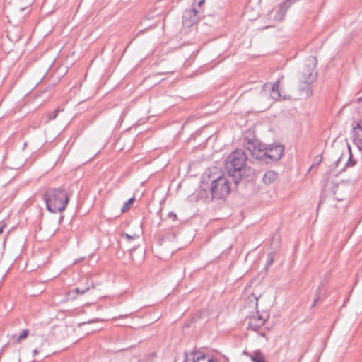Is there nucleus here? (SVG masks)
<instances>
[{
  "label": "nucleus",
  "mask_w": 362,
  "mask_h": 362,
  "mask_svg": "<svg viewBox=\"0 0 362 362\" xmlns=\"http://www.w3.org/2000/svg\"><path fill=\"white\" fill-rule=\"evenodd\" d=\"M122 237H124L128 241L135 240L139 238V235L134 233L133 235H129L128 233H123Z\"/></svg>",
  "instance_id": "nucleus-21"
},
{
  "label": "nucleus",
  "mask_w": 362,
  "mask_h": 362,
  "mask_svg": "<svg viewBox=\"0 0 362 362\" xmlns=\"http://www.w3.org/2000/svg\"><path fill=\"white\" fill-rule=\"evenodd\" d=\"M198 21V12L195 8L185 10L182 17V23L185 27L190 28L196 24Z\"/></svg>",
  "instance_id": "nucleus-8"
},
{
  "label": "nucleus",
  "mask_w": 362,
  "mask_h": 362,
  "mask_svg": "<svg viewBox=\"0 0 362 362\" xmlns=\"http://www.w3.org/2000/svg\"><path fill=\"white\" fill-rule=\"evenodd\" d=\"M184 362H214V360L206 357L202 352L194 350L189 353L185 352Z\"/></svg>",
  "instance_id": "nucleus-9"
},
{
  "label": "nucleus",
  "mask_w": 362,
  "mask_h": 362,
  "mask_svg": "<svg viewBox=\"0 0 362 362\" xmlns=\"http://www.w3.org/2000/svg\"><path fill=\"white\" fill-rule=\"evenodd\" d=\"M62 111H63L62 108L57 107L54 110H53L52 112H49L47 114V119L45 120V123H48L50 121L55 119L56 117H57V115L59 114V112H62Z\"/></svg>",
  "instance_id": "nucleus-15"
},
{
  "label": "nucleus",
  "mask_w": 362,
  "mask_h": 362,
  "mask_svg": "<svg viewBox=\"0 0 362 362\" xmlns=\"http://www.w3.org/2000/svg\"><path fill=\"white\" fill-rule=\"evenodd\" d=\"M356 102L357 103H362V96L358 98L357 100H356Z\"/></svg>",
  "instance_id": "nucleus-29"
},
{
  "label": "nucleus",
  "mask_w": 362,
  "mask_h": 362,
  "mask_svg": "<svg viewBox=\"0 0 362 362\" xmlns=\"http://www.w3.org/2000/svg\"><path fill=\"white\" fill-rule=\"evenodd\" d=\"M355 164V161H353L351 159V154H350L348 162L346 163V165H349L351 166H353Z\"/></svg>",
  "instance_id": "nucleus-25"
},
{
  "label": "nucleus",
  "mask_w": 362,
  "mask_h": 362,
  "mask_svg": "<svg viewBox=\"0 0 362 362\" xmlns=\"http://www.w3.org/2000/svg\"><path fill=\"white\" fill-rule=\"evenodd\" d=\"M325 290L326 288L325 284L321 282L318 288L316 291V297L314 299L313 303L311 305L312 308L315 307L316 305L317 302L325 296Z\"/></svg>",
  "instance_id": "nucleus-12"
},
{
  "label": "nucleus",
  "mask_w": 362,
  "mask_h": 362,
  "mask_svg": "<svg viewBox=\"0 0 362 362\" xmlns=\"http://www.w3.org/2000/svg\"><path fill=\"white\" fill-rule=\"evenodd\" d=\"M243 354L245 355V356H248L250 358L251 357V356H254V354H251L249 352H247V351H243Z\"/></svg>",
  "instance_id": "nucleus-26"
},
{
  "label": "nucleus",
  "mask_w": 362,
  "mask_h": 362,
  "mask_svg": "<svg viewBox=\"0 0 362 362\" xmlns=\"http://www.w3.org/2000/svg\"><path fill=\"white\" fill-rule=\"evenodd\" d=\"M28 335V330L24 329L21 333L16 337V342L18 343L21 340L25 339Z\"/></svg>",
  "instance_id": "nucleus-18"
},
{
  "label": "nucleus",
  "mask_w": 362,
  "mask_h": 362,
  "mask_svg": "<svg viewBox=\"0 0 362 362\" xmlns=\"http://www.w3.org/2000/svg\"><path fill=\"white\" fill-rule=\"evenodd\" d=\"M354 181L351 180H341L339 183L334 185L333 186V195L336 200L343 201L346 199L347 193L343 192L344 187L346 185H353Z\"/></svg>",
  "instance_id": "nucleus-7"
},
{
  "label": "nucleus",
  "mask_w": 362,
  "mask_h": 362,
  "mask_svg": "<svg viewBox=\"0 0 362 362\" xmlns=\"http://www.w3.org/2000/svg\"><path fill=\"white\" fill-rule=\"evenodd\" d=\"M250 360L252 362H266L265 356L259 350L254 351V356H251Z\"/></svg>",
  "instance_id": "nucleus-14"
},
{
  "label": "nucleus",
  "mask_w": 362,
  "mask_h": 362,
  "mask_svg": "<svg viewBox=\"0 0 362 362\" xmlns=\"http://www.w3.org/2000/svg\"><path fill=\"white\" fill-rule=\"evenodd\" d=\"M247 157L243 150L236 149L230 153L226 160L228 174L236 185L243 177H248L254 170L247 165Z\"/></svg>",
  "instance_id": "nucleus-1"
},
{
  "label": "nucleus",
  "mask_w": 362,
  "mask_h": 362,
  "mask_svg": "<svg viewBox=\"0 0 362 362\" xmlns=\"http://www.w3.org/2000/svg\"><path fill=\"white\" fill-rule=\"evenodd\" d=\"M168 217L172 218L173 221H176L177 219V215L174 212H169L168 214Z\"/></svg>",
  "instance_id": "nucleus-24"
},
{
  "label": "nucleus",
  "mask_w": 362,
  "mask_h": 362,
  "mask_svg": "<svg viewBox=\"0 0 362 362\" xmlns=\"http://www.w3.org/2000/svg\"><path fill=\"white\" fill-rule=\"evenodd\" d=\"M317 58L314 56H309L305 59L300 72L299 88L306 97H310L313 94L310 84L315 81L317 76Z\"/></svg>",
  "instance_id": "nucleus-3"
},
{
  "label": "nucleus",
  "mask_w": 362,
  "mask_h": 362,
  "mask_svg": "<svg viewBox=\"0 0 362 362\" xmlns=\"http://www.w3.org/2000/svg\"><path fill=\"white\" fill-rule=\"evenodd\" d=\"M38 351H38V350H37V349H34V350L33 351V354H34V355L37 354L38 353Z\"/></svg>",
  "instance_id": "nucleus-30"
},
{
  "label": "nucleus",
  "mask_w": 362,
  "mask_h": 362,
  "mask_svg": "<svg viewBox=\"0 0 362 362\" xmlns=\"http://www.w3.org/2000/svg\"><path fill=\"white\" fill-rule=\"evenodd\" d=\"M134 197H132L126 202L121 209V212L124 213L130 209V206L134 202Z\"/></svg>",
  "instance_id": "nucleus-16"
},
{
  "label": "nucleus",
  "mask_w": 362,
  "mask_h": 362,
  "mask_svg": "<svg viewBox=\"0 0 362 362\" xmlns=\"http://www.w3.org/2000/svg\"><path fill=\"white\" fill-rule=\"evenodd\" d=\"M271 97L275 100H278L281 98L279 81H277L271 86Z\"/></svg>",
  "instance_id": "nucleus-13"
},
{
  "label": "nucleus",
  "mask_w": 362,
  "mask_h": 362,
  "mask_svg": "<svg viewBox=\"0 0 362 362\" xmlns=\"http://www.w3.org/2000/svg\"><path fill=\"white\" fill-rule=\"evenodd\" d=\"M322 160V156L321 155H318L314 158V160L316 163V165H318L321 163Z\"/></svg>",
  "instance_id": "nucleus-23"
},
{
  "label": "nucleus",
  "mask_w": 362,
  "mask_h": 362,
  "mask_svg": "<svg viewBox=\"0 0 362 362\" xmlns=\"http://www.w3.org/2000/svg\"><path fill=\"white\" fill-rule=\"evenodd\" d=\"M138 245H134L132 248L129 250H135Z\"/></svg>",
  "instance_id": "nucleus-31"
},
{
  "label": "nucleus",
  "mask_w": 362,
  "mask_h": 362,
  "mask_svg": "<svg viewBox=\"0 0 362 362\" xmlns=\"http://www.w3.org/2000/svg\"><path fill=\"white\" fill-rule=\"evenodd\" d=\"M353 142L362 151V117L351 129Z\"/></svg>",
  "instance_id": "nucleus-10"
},
{
  "label": "nucleus",
  "mask_w": 362,
  "mask_h": 362,
  "mask_svg": "<svg viewBox=\"0 0 362 362\" xmlns=\"http://www.w3.org/2000/svg\"><path fill=\"white\" fill-rule=\"evenodd\" d=\"M230 192V187L228 180L225 176H220L211 182L209 192L201 187L198 196L204 202H209L213 199L225 198Z\"/></svg>",
  "instance_id": "nucleus-5"
},
{
  "label": "nucleus",
  "mask_w": 362,
  "mask_h": 362,
  "mask_svg": "<svg viewBox=\"0 0 362 362\" xmlns=\"http://www.w3.org/2000/svg\"><path fill=\"white\" fill-rule=\"evenodd\" d=\"M248 300L254 304L256 309H257V305H258V298L255 294H251L248 297Z\"/></svg>",
  "instance_id": "nucleus-19"
},
{
  "label": "nucleus",
  "mask_w": 362,
  "mask_h": 362,
  "mask_svg": "<svg viewBox=\"0 0 362 362\" xmlns=\"http://www.w3.org/2000/svg\"><path fill=\"white\" fill-rule=\"evenodd\" d=\"M79 288L80 289H84L85 293H86L90 289V288H94V284L93 281L87 280L86 286Z\"/></svg>",
  "instance_id": "nucleus-20"
},
{
  "label": "nucleus",
  "mask_w": 362,
  "mask_h": 362,
  "mask_svg": "<svg viewBox=\"0 0 362 362\" xmlns=\"http://www.w3.org/2000/svg\"><path fill=\"white\" fill-rule=\"evenodd\" d=\"M6 227V224H4L2 225L1 227H0V234L3 233L4 232V228Z\"/></svg>",
  "instance_id": "nucleus-28"
},
{
  "label": "nucleus",
  "mask_w": 362,
  "mask_h": 362,
  "mask_svg": "<svg viewBox=\"0 0 362 362\" xmlns=\"http://www.w3.org/2000/svg\"><path fill=\"white\" fill-rule=\"evenodd\" d=\"M257 143L255 139L245 137L244 145L254 158L267 164L277 161L282 157L284 151L282 145H271L263 148Z\"/></svg>",
  "instance_id": "nucleus-2"
},
{
  "label": "nucleus",
  "mask_w": 362,
  "mask_h": 362,
  "mask_svg": "<svg viewBox=\"0 0 362 362\" xmlns=\"http://www.w3.org/2000/svg\"><path fill=\"white\" fill-rule=\"evenodd\" d=\"M197 4L200 6L204 1L205 0H194Z\"/></svg>",
  "instance_id": "nucleus-27"
},
{
  "label": "nucleus",
  "mask_w": 362,
  "mask_h": 362,
  "mask_svg": "<svg viewBox=\"0 0 362 362\" xmlns=\"http://www.w3.org/2000/svg\"><path fill=\"white\" fill-rule=\"evenodd\" d=\"M268 315H259V311L257 310V315L251 316L249 317L247 329L256 331L262 327L266 322Z\"/></svg>",
  "instance_id": "nucleus-6"
},
{
  "label": "nucleus",
  "mask_w": 362,
  "mask_h": 362,
  "mask_svg": "<svg viewBox=\"0 0 362 362\" xmlns=\"http://www.w3.org/2000/svg\"><path fill=\"white\" fill-rule=\"evenodd\" d=\"M274 257H275V252H271L267 254V263H266V266H265L266 269H268L269 267L273 264V262L274 261Z\"/></svg>",
  "instance_id": "nucleus-17"
},
{
  "label": "nucleus",
  "mask_w": 362,
  "mask_h": 362,
  "mask_svg": "<svg viewBox=\"0 0 362 362\" xmlns=\"http://www.w3.org/2000/svg\"><path fill=\"white\" fill-rule=\"evenodd\" d=\"M279 178V175L274 170L267 171L262 177V181L266 185H270Z\"/></svg>",
  "instance_id": "nucleus-11"
},
{
  "label": "nucleus",
  "mask_w": 362,
  "mask_h": 362,
  "mask_svg": "<svg viewBox=\"0 0 362 362\" xmlns=\"http://www.w3.org/2000/svg\"><path fill=\"white\" fill-rule=\"evenodd\" d=\"M71 293L82 295V294L85 293V290L80 289L79 287H77V288H74V290H72L71 291H70V293Z\"/></svg>",
  "instance_id": "nucleus-22"
},
{
  "label": "nucleus",
  "mask_w": 362,
  "mask_h": 362,
  "mask_svg": "<svg viewBox=\"0 0 362 362\" xmlns=\"http://www.w3.org/2000/svg\"><path fill=\"white\" fill-rule=\"evenodd\" d=\"M43 199L49 211L62 212L67 206L69 195L64 187L50 188L45 192Z\"/></svg>",
  "instance_id": "nucleus-4"
}]
</instances>
